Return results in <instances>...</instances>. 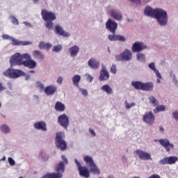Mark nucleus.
Masks as SVG:
<instances>
[{
    "instance_id": "4c0bfd02",
    "label": "nucleus",
    "mask_w": 178,
    "mask_h": 178,
    "mask_svg": "<svg viewBox=\"0 0 178 178\" xmlns=\"http://www.w3.org/2000/svg\"><path fill=\"white\" fill-rule=\"evenodd\" d=\"M11 22L13 23V24L19 26V20H17L16 17H15V16H11Z\"/></svg>"
},
{
    "instance_id": "0e129e2a",
    "label": "nucleus",
    "mask_w": 178,
    "mask_h": 178,
    "mask_svg": "<svg viewBox=\"0 0 178 178\" xmlns=\"http://www.w3.org/2000/svg\"><path fill=\"white\" fill-rule=\"evenodd\" d=\"M0 161H6V157L3 156Z\"/></svg>"
},
{
    "instance_id": "6e6552de",
    "label": "nucleus",
    "mask_w": 178,
    "mask_h": 178,
    "mask_svg": "<svg viewBox=\"0 0 178 178\" xmlns=\"http://www.w3.org/2000/svg\"><path fill=\"white\" fill-rule=\"evenodd\" d=\"M134 154H136L138 156L139 159L141 161H152V157H151V154L140 150L136 149L134 151Z\"/></svg>"
},
{
    "instance_id": "338daca9",
    "label": "nucleus",
    "mask_w": 178,
    "mask_h": 178,
    "mask_svg": "<svg viewBox=\"0 0 178 178\" xmlns=\"http://www.w3.org/2000/svg\"><path fill=\"white\" fill-rule=\"evenodd\" d=\"M29 73H35V71H34V70H30V71H29Z\"/></svg>"
},
{
    "instance_id": "2eb2a0df",
    "label": "nucleus",
    "mask_w": 178,
    "mask_h": 178,
    "mask_svg": "<svg viewBox=\"0 0 178 178\" xmlns=\"http://www.w3.org/2000/svg\"><path fill=\"white\" fill-rule=\"evenodd\" d=\"M58 122L62 127L67 129V127L69 126V117L65 114L60 115L58 116Z\"/></svg>"
},
{
    "instance_id": "ddd939ff",
    "label": "nucleus",
    "mask_w": 178,
    "mask_h": 178,
    "mask_svg": "<svg viewBox=\"0 0 178 178\" xmlns=\"http://www.w3.org/2000/svg\"><path fill=\"white\" fill-rule=\"evenodd\" d=\"M159 143H160L161 145L165 149L167 152H170V149H173L175 148V145L170 143L168 139H160L159 140Z\"/></svg>"
},
{
    "instance_id": "aec40b11",
    "label": "nucleus",
    "mask_w": 178,
    "mask_h": 178,
    "mask_svg": "<svg viewBox=\"0 0 178 178\" xmlns=\"http://www.w3.org/2000/svg\"><path fill=\"white\" fill-rule=\"evenodd\" d=\"M34 127L37 130H42V131H47V123L44 121H40L34 124Z\"/></svg>"
},
{
    "instance_id": "3c124183",
    "label": "nucleus",
    "mask_w": 178,
    "mask_h": 178,
    "mask_svg": "<svg viewBox=\"0 0 178 178\" xmlns=\"http://www.w3.org/2000/svg\"><path fill=\"white\" fill-rule=\"evenodd\" d=\"M154 72L156 74V76L158 77V79H162V76L161 75V73H159V71L158 70H156Z\"/></svg>"
},
{
    "instance_id": "e433bc0d",
    "label": "nucleus",
    "mask_w": 178,
    "mask_h": 178,
    "mask_svg": "<svg viewBox=\"0 0 178 178\" xmlns=\"http://www.w3.org/2000/svg\"><path fill=\"white\" fill-rule=\"evenodd\" d=\"M137 59L140 62H145V55H144L143 54H141V53H138L137 54Z\"/></svg>"
},
{
    "instance_id": "bb28decb",
    "label": "nucleus",
    "mask_w": 178,
    "mask_h": 178,
    "mask_svg": "<svg viewBox=\"0 0 178 178\" xmlns=\"http://www.w3.org/2000/svg\"><path fill=\"white\" fill-rule=\"evenodd\" d=\"M111 16L114 18L115 20H120V19H122V13L115 10H111Z\"/></svg>"
},
{
    "instance_id": "79ce46f5",
    "label": "nucleus",
    "mask_w": 178,
    "mask_h": 178,
    "mask_svg": "<svg viewBox=\"0 0 178 178\" xmlns=\"http://www.w3.org/2000/svg\"><path fill=\"white\" fill-rule=\"evenodd\" d=\"M24 58V59H26V60H31V56L29 54H24L22 55V58Z\"/></svg>"
},
{
    "instance_id": "a19ab883",
    "label": "nucleus",
    "mask_w": 178,
    "mask_h": 178,
    "mask_svg": "<svg viewBox=\"0 0 178 178\" xmlns=\"http://www.w3.org/2000/svg\"><path fill=\"white\" fill-rule=\"evenodd\" d=\"M125 104H126V108H127V109H130V108H133V106H136V103H134V102H132V103H131V104H129L128 102H127V101H126L125 102Z\"/></svg>"
},
{
    "instance_id": "f3484780",
    "label": "nucleus",
    "mask_w": 178,
    "mask_h": 178,
    "mask_svg": "<svg viewBox=\"0 0 178 178\" xmlns=\"http://www.w3.org/2000/svg\"><path fill=\"white\" fill-rule=\"evenodd\" d=\"M109 79V72L106 70V67L105 66H102V68L100 71V74L99 76V80L100 81H105Z\"/></svg>"
},
{
    "instance_id": "f704fd0d",
    "label": "nucleus",
    "mask_w": 178,
    "mask_h": 178,
    "mask_svg": "<svg viewBox=\"0 0 178 178\" xmlns=\"http://www.w3.org/2000/svg\"><path fill=\"white\" fill-rule=\"evenodd\" d=\"M46 22L45 26L48 30L54 29V22L53 21H44Z\"/></svg>"
},
{
    "instance_id": "f8f14e48",
    "label": "nucleus",
    "mask_w": 178,
    "mask_h": 178,
    "mask_svg": "<svg viewBox=\"0 0 178 178\" xmlns=\"http://www.w3.org/2000/svg\"><path fill=\"white\" fill-rule=\"evenodd\" d=\"M62 159L63 161H60L56 165V172L60 173V175L65 172V165H67L68 163L67 159L65 155L62 156Z\"/></svg>"
},
{
    "instance_id": "c756f323",
    "label": "nucleus",
    "mask_w": 178,
    "mask_h": 178,
    "mask_svg": "<svg viewBox=\"0 0 178 178\" xmlns=\"http://www.w3.org/2000/svg\"><path fill=\"white\" fill-rule=\"evenodd\" d=\"M60 173H48L43 176L42 178H62Z\"/></svg>"
},
{
    "instance_id": "de8ad7c7",
    "label": "nucleus",
    "mask_w": 178,
    "mask_h": 178,
    "mask_svg": "<svg viewBox=\"0 0 178 178\" xmlns=\"http://www.w3.org/2000/svg\"><path fill=\"white\" fill-rule=\"evenodd\" d=\"M111 73H113V74H116V65H113L111 67Z\"/></svg>"
},
{
    "instance_id": "473e14b6",
    "label": "nucleus",
    "mask_w": 178,
    "mask_h": 178,
    "mask_svg": "<svg viewBox=\"0 0 178 178\" xmlns=\"http://www.w3.org/2000/svg\"><path fill=\"white\" fill-rule=\"evenodd\" d=\"M149 104L153 105V106H158L159 105V102L154 97V96H150L149 97Z\"/></svg>"
},
{
    "instance_id": "a211bd4d",
    "label": "nucleus",
    "mask_w": 178,
    "mask_h": 178,
    "mask_svg": "<svg viewBox=\"0 0 178 178\" xmlns=\"http://www.w3.org/2000/svg\"><path fill=\"white\" fill-rule=\"evenodd\" d=\"M54 31L57 35H60L61 37H69L70 35V34L65 31V30H63V28H62V26H60V25L56 26Z\"/></svg>"
},
{
    "instance_id": "dca6fc26",
    "label": "nucleus",
    "mask_w": 178,
    "mask_h": 178,
    "mask_svg": "<svg viewBox=\"0 0 178 178\" xmlns=\"http://www.w3.org/2000/svg\"><path fill=\"white\" fill-rule=\"evenodd\" d=\"M143 49H147V47L144 43L140 42H135L131 47L132 52H141Z\"/></svg>"
},
{
    "instance_id": "1a4fd4ad",
    "label": "nucleus",
    "mask_w": 178,
    "mask_h": 178,
    "mask_svg": "<svg viewBox=\"0 0 178 178\" xmlns=\"http://www.w3.org/2000/svg\"><path fill=\"white\" fill-rule=\"evenodd\" d=\"M41 15L44 22L56 20V15L55 13L45 9L42 10Z\"/></svg>"
},
{
    "instance_id": "37998d69",
    "label": "nucleus",
    "mask_w": 178,
    "mask_h": 178,
    "mask_svg": "<svg viewBox=\"0 0 178 178\" xmlns=\"http://www.w3.org/2000/svg\"><path fill=\"white\" fill-rule=\"evenodd\" d=\"M8 163L10 165V166H15L16 164V162H15V160L12 159V157H8Z\"/></svg>"
},
{
    "instance_id": "6ab92c4d",
    "label": "nucleus",
    "mask_w": 178,
    "mask_h": 178,
    "mask_svg": "<svg viewBox=\"0 0 178 178\" xmlns=\"http://www.w3.org/2000/svg\"><path fill=\"white\" fill-rule=\"evenodd\" d=\"M58 88L54 85H49L44 88V92L47 95H54L56 92Z\"/></svg>"
},
{
    "instance_id": "cd10ccee",
    "label": "nucleus",
    "mask_w": 178,
    "mask_h": 178,
    "mask_svg": "<svg viewBox=\"0 0 178 178\" xmlns=\"http://www.w3.org/2000/svg\"><path fill=\"white\" fill-rule=\"evenodd\" d=\"M143 84L141 81H133L131 82V86L135 90H143Z\"/></svg>"
},
{
    "instance_id": "09e8293b",
    "label": "nucleus",
    "mask_w": 178,
    "mask_h": 178,
    "mask_svg": "<svg viewBox=\"0 0 178 178\" xmlns=\"http://www.w3.org/2000/svg\"><path fill=\"white\" fill-rule=\"evenodd\" d=\"M47 43L44 42H40L38 47L40 48V49H42L44 48H45V45Z\"/></svg>"
},
{
    "instance_id": "bf43d9fd",
    "label": "nucleus",
    "mask_w": 178,
    "mask_h": 178,
    "mask_svg": "<svg viewBox=\"0 0 178 178\" xmlns=\"http://www.w3.org/2000/svg\"><path fill=\"white\" fill-rule=\"evenodd\" d=\"M5 90V86H3V84H2V83L0 82V92H1V91H4Z\"/></svg>"
},
{
    "instance_id": "774afa93",
    "label": "nucleus",
    "mask_w": 178,
    "mask_h": 178,
    "mask_svg": "<svg viewBox=\"0 0 178 178\" xmlns=\"http://www.w3.org/2000/svg\"><path fill=\"white\" fill-rule=\"evenodd\" d=\"M108 178H114V177H113V176L110 175V176L108 177Z\"/></svg>"
},
{
    "instance_id": "7ed1b4c3",
    "label": "nucleus",
    "mask_w": 178,
    "mask_h": 178,
    "mask_svg": "<svg viewBox=\"0 0 178 178\" xmlns=\"http://www.w3.org/2000/svg\"><path fill=\"white\" fill-rule=\"evenodd\" d=\"M3 76L10 79H17L20 76H26V73L20 70L8 68L3 72Z\"/></svg>"
},
{
    "instance_id": "603ef678",
    "label": "nucleus",
    "mask_w": 178,
    "mask_h": 178,
    "mask_svg": "<svg viewBox=\"0 0 178 178\" xmlns=\"http://www.w3.org/2000/svg\"><path fill=\"white\" fill-rule=\"evenodd\" d=\"M3 38L4 39V40H12V38H13V37H12V36H9L8 35H6V34H5V35H3Z\"/></svg>"
},
{
    "instance_id": "f257e3e1",
    "label": "nucleus",
    "mask_w": 178,
    "mask_h": 178,
    "mask_svg": "<svg viewBox=\"0 0 178 178\" xmlns=\"http://www.w3.org/2000/svg\"><path fill=\"white\" fill-rule=\"evenodd\" d=\"M144 13L145 16H149V17L156 19L157 23L160 26H166L168 24V13L161 8L152 9V8L147 6Z\"/></svg>"
},
{
    "instance_id": "ea45409f",
    "label": "nucleus",
    "mask_w": 178,
    "mask_h": 178,
    "mask_svg": "<svg viewBox=\"0 0 178 178\" xmlns=\"http://www.w3.org/2000/svg\"><path fill=\"white\" fill-rule=\"evenodd\" d=\"M52 50L54 51V52H59L62 50V46L60 45H58V46H54L52 49Z\"/></svg>"
},
{
    "instance_id": "e2e57ef3",
    "label": "nucleus",
    "mask_w": 178,
    "mask_h": 178,
    "mask_svg": "<svg viewBox=\"0 0 178 178\" xmlns=\"http://www.w3.org/2000/svg\"><path fill=\"white\" fill-rule=\"evenodd\" d=\"M34 3H38V2H40V0H33Z\"/></svg>"
},
{
    "instance_id": "864d4df0",
    "label": "nucleus",
    "mask_w": 178,
    "mask_h": 178,
    "mask_svg": "<svg viewBox=\"0 0 178 178\" xmlns=\"http://www.w3.org/2000/svg\"><path fill=\"white\" fill-rule=\"evenodd\" d=\"M57 83L58 84H62V83H63V78L62 76H59L57 79Z\"/></svg>"
},
{
    "instance_id": "5701e85b",
    "label": "nucleus",
    "mask_w": 178,
    "mask_h": 178,
    "mask_svg": "<svg viewBox=\"0 0 178 178\" xmlns=\"http://www.w3.org/2000/svg\"><path fill=\"white\" fill-rule=\"evenodd\" d=\"M25 67H29V69H34L37 66V63L34 60H26L24 61L23 64Z\"/></svg>"
},
{
    "instance_id": "7c9ffc66",
    "label": "nucleus",
    "mask_w": 178,
    "mask_h": 178,
    "mask_svg": "<svg viewBox=\"0 0 178 178\" xmlns=\"http://www.w3.org/2000/svg\"><path fill=\"white\" fill-rule=\"evenodd\" d=\"M80 80H81V76L79 74H76L72 77V83L74 86L76 87H79V83H80Z\"/></svg>"
},
{
    "instance_id": "20e7f679",
    "label": "nucleus",
    "mask_w": 178,
    "mask_h": 178,
    "mask_svg": "<svg viewBox=\"0 0 178 178\" xmlns=\"http://www.w3.org/2000/svg\"><path fill=\"white\" fill-rule=\"evenodd\" d=\"M83 161L86 162V165L90 166L91 173H93V175H100L101 171H99V169H98V167H97V165H95L91 156H86Z\"/></svg>"
},
{
    "instance_id": "58836bf2",
    "label": "nucleus",
    "mask_w": 178,
    "mask_h": 178,
    "mask_svg": "<svg viewBox=\"0 0 178 178\" xmlns=\"http://www.w3.org/2000/svg\"><path fill=\"white\" fill-rule=\"evenodd\" d=\"M117 35L115 33H113V35H108V40L110 41H117Z\"/></svg>"
},
{
    "instance_id": "9b49d317",
    "label": "nucleus",
    "mask_w": 178,
    "mask_h": 178,
    "mask_svg": "<svg viewBox=\"0 0 178 178\" xmlns=\"http://www.w3.org/2000/svg\"><path fill=\"white\" fill-rule=\"evenodd\" d=\"M106 29L110 31V33L115 34L116 30H118V23L111 19H108L106 23Z\"/></svg>"
},
{
    "instance_id": "680f3d73",
    "label": "nucleus",
    "mask_w": 178,
    "mask_h": 178,
    "mask_svg": "<svg viewBox=\"0 0 178 178\" xmlns=\"http://www.w3.org/2000/svg\"><path fill=\"white\" fill-rule=\"evenodd\" d=\"M160 131H164L163 127H159Z\"/></svg>"
},
{
    "instance_id": "39448f33",
    "label": "nucleus",
    "mask_w": 178,
    "mask_h": 178,
    "mask_svg": "<svg viewBox=\"0 0 178 178\" xmlns=\"http://www.w3.org/2000/svg\"><path fill=\"white\" fill-rule=\"evenodd\" d=\"M133 54L129 49H125L124 52L121 53L119 55L115 56V59L117 61L123 62L124 60L129 61L131 60Z\"/></svg>"
},
{
    "instance_id": "a878e982",
    "label": "nucleus",
    "mask_w": 178,
    "mask_h": 178,
    "mask_svg": "<svg viewBox=\"0 0 178 178\" xmlns=\"http://www.w3.org/2000/svg\"><path fill=\"white\" fill-rule=\"evenodd\" d=\"M33 58L42 60L44 58V54L39 50H34L32 53Z\"/></svg>"
},
{
    "instance_id": "f03ea898",
    "label": "nucleus",
    "mask_w": 178,
    "mask_h": 178,
    "mask_svg": "<svg viewBox=\"0 0 178 178\" xmlns=\"http://www.w3.org/2000/svg\"><path fill=\"white\" fill-rule=\"evenodd\" d=\"M65 138V133L63 132H58L56 134V147L59 148L61 151H65L66 148H67V145L66 144V141L63 139Z\"/></svg>"
},
{
    "instance_id": "c03bdc74",
    "label": "nucleus",
    "mask_w": 178,
    "mask_h": 178,
    "mask_svg": "<svg viewBox=\"0 0 178 178\" xmlns=\"http://www.w3.org/2000/svg\"><path fill=\"white\" fill-rule=\"evenodd\" d=\"M35 84H36L37 88H40V90H43L44 89V84L42 83L41 82L38 81V82L35 83Z\"/></svg>"
},
{
    "instance_id": "5fc2aeb1",
    "label": "nucleus",
    "mask_w": 178,
    "mask_h": 178,
    "mask_svg": "<svg viewBox=\"0 0 178 178\" xmlns=\"http://www.w3.org/2000/svg\"><path fill=\"white\" fill-rule=\"evenodd\" d=\"M131 2H134L136 5H141V0H130Z\"/></svg>"
},
{
    "instance_id": "393cba45",
    "label": "nucleus",
    "mask_w": 178,
    "mask_h": 178,
    "mask_svg": "<svg viewBox=\"0 0 178 178\" xmlns=\"http://www.w3.org/2000/svg\"><path fill=\"white\" fill-rule=\"evenodd\" d=\"M55 109L57 112H63V111L66 109V107L62 102H56L55 104Z\"/></svg>"
},
{
    "instance_id": "2f4dec72",
    "label": "nucleus",
    "mask_w": 178,
    "mask_h": 178,
    "mask_svg": "<svg viewBox=\"0 0 178 178\" xmlns=\"http://www.w3.org/2000/svg\"><path fill=\"white\" fill-rule=\"evenodd\" d=\"M102 91H105V92H106L107 94H109V95L113 93V90H112V88H111V86H109V85H108V84L103 86L102 87Z\"/></svg>"
},
{
    "instance_id": "49530a36",
    "label": "nucleus",
    "mask_w": 178,
    "mask_h": 178,
    "mask_svg": "<svg viewBox=\"0 0 178 178\" xmlns=\"http://www.w3.org/2000/svg\"><path fill=\"white\" fill-rule=\"evenodd\" d=\"M149 69H152V70H153V72H155L156 70V67H155L154 63H149Z\"/></svg>"
},
{
    "instance_id": "6e6d98bb",
    "label": "nucleus",
    "mask_w": 178,
    "mask_h": 178,
    "mask_svg": "<svg viewBox=\"0 0 178 178\" xmlns=\"http://www.w3.org/2000/svg\"><path fill=\"white\" fill-rule=\"evenodd\" d=\"M87 80H88V81H89V83H91V81H92V80H94V77H92L90 74H88Z\"/></svg>"
},
{
    "instance_id": "4468645a",
    "label": "nucleus",
    "mask_w": 178,
    "mask_h": 178,
    "mask_svg": "<svg viewBox=\"0 0 178 178\" xmlns=\"http://www.w3.org/2000/svg\"><path fill=\"white\" fill-rule=\"evenodd\" d=\"M143 120L148 124H152L155 122V115H154L152 111H149L143 115Z\"/></svg>"
},
{
    "instance_id": "b1692460",
    "label": "nucleus",
    "mask_w": 178,
    "mask_h": 178,
    "mask_svg": "<svg viewBox=\"0 0 178 178\" xmlns=\"http://www.w3.org/2000/svg\"><path fill=\"white\" fill-rule=\"evenodd\" d=\"M154 90V83L152 82L143 83L142 91H152Z\"/></svg>"
},
{
    "instance_id": "69168bd1",
    "label": "nucleus",
    "mask_w": 178,
    "mask_h": 178,
    "mask_svg": "<svg viewBox=\"0 0 178 178\" xmlns=\"http://www.w3.org/2000/svg\"><path fill=\"white\" fill-rule=\"evenodd\" d=\"M29 79H30V75L26 76V80H29Z\"/></svg>"
},
{
    "instance_id": "72a5a7b5",
    "label": "nucleus",
    "mask_w": 178,
    "mask_h": 178,
    "mask_svg": "<svg viewBox=\"0 0 178 178\" xmlns=\"http://www.w3.org/2000/svg\"><path fill=\"white\" fill-rule=\"evenodd\" d=\"M0 129L3 133H5V134H8V133H10V128H9L8 126L6 124L1 125Z\"/></svg>"
},
{
    "instance_id": "13d9d810",
    "label": "nucleus",
    "mask_w": 178,
    "mask_h": 178,
    "mask_svg": "<svg viewBox=\"0 0 178 178\" xmlns=\"http://www.w3.org/2000/svg\"><path fill=\"white\" fill-rule=\"evenodd\" d=\"M173 116H174L175 119L176 120H177V122H178V111H175V112L173 113Z\"/></svg>"
},
{
    "instance_id": "423d86ee",
    "label": "nucleus",
    "mask_w": 178,
    "mask_h": 178,
    "mask_svg": "<svg viewBox=\"0 0 178 178\" xmlns=\"http://www.w3.org/2000/svg\"><path fill=\"white\" fill-rule=\"evenodd\" d=\"M24 62L23 56L19 53L14 54L10 60L11 67H13V66H22Z\"/></svg>"
},
{
    "instance_id": "8fccbe9b",
    "label": "nucleus",
    "mask_w": 178,
    "mask_h": 178,
    "mask_svg": "<svg viewBox=\"0 0 178 178\" xmlns=\"http://www.w3.org/2000/svg\"><path fill=\"white\" fill-rule=\"evenodd\" d=\"M51 48H52V44H51L50 43H46L45 46H44V49L49 51V49H51Z\"/></svg>"
},
{
    "instance_id": "412c9836",
    "label": "nucleus",
    "mask_w": 178,
    "mask_h": 178,
    "mask_svg": "<svg viewBox=\"0 0 178 178\" xmlns=\"http://www.w3.org/2000/svg\"><path fill=\"white\" fill-rule=\"evenodd\" d=\"M12 45L17 46V45H31L32 42L29 41H19L16 40L15 38H11Z\"/></svg>"
},
{
    "instance_id": "c85d7f7f",
    "label": "nucleus",
    "mask_w": 178,
    "mask_h": 178,
    "mask_svg": "<svg viewBox=\"0 0 178 178\" xmlns=\"http://www.w3.org/2000/svg\"><path fill=\"white\" fill-rule=\"evenodd\" d=\"M69 51L71 56H76L79 54L80 49L78 46H74L70 48Z\"/></svg>"
},
{
    "instance_id": "4d7b16f0",
    "label": "nucleus",
    "mask_w": 178,
    "mask_h": 178,
    "mask_svg": "<svg viewBox=\"0 0 178 178\" xmlns=\"http://www.w3.org/2000/svg\"><path fill=\"white\" fill-rule=\"evenodd\" d=\"M82 95L84 97H87L88 95V92H87V90H82Z\"/></svg>"
},
{
    "instance_id": "9d476101",
    "label": "nucleus",
    "mask_w": 178,
    "mask_h": 178,
    "mask_svg": "<svg viewBox=\"0 0 178 178\" xmlns=\"http://www.w3.org/2000/svg\"><path fill=\"white\" fill-rule=\"evenodd\" d=\"M178 161V157L175 156H171L169 157H165L159 161L160 165H174Z\"/></svg>"
},
{
    "instance_id": "a18cd8bd",
    "label": "nucleus",
    "mask_w": 178,
    "mask_h": 178,
    "mask_svg": "<svg viewBox=\"0 0 178 178\" xmlns=\"http://www.w3.org/2000/svg\"><path fill=\"white\" fill-rule=\"evenodd\" d=\"M117 41H126V38L122 35H117Z\"/></svg>"
},
{
    "instance_id": "052dcab7",
    "label": "nucleus",
    "mask_w": 178,
    "mask_h": 178,
    "mask_svg": "<svg viewBox=\"0 0 178 178\" xmlns=\"http://www.w3.org/2000/svg\"><path fill=\"white\" fill-rule=\"evenodd\" d=\"M89 130H90L91 134H92L93 136L95 137V136H96L95 131L92 129H90Z\"/></svg>"
},
{
    "instance_id": "0eeeda50",
    "label": "nucleus",
    "mask_w": 178,
    "mask_h": 178,
    "mask_svg": "<svg viewBox=\"0 0 178 178\" xmlns=\"http://www.w3.org/2000/svg\"><path fill=\"white\" fill-rule=\"evenodd\" d=\"M75 163L79 172V176L86 178L90 177V171L88 170V168H87V167L81 166V164L79 162V161H77V159H75Z\"/></svg>"
},
{
    "instance_id": "c9c22d12",
    "label": "nucleus",
    "mask_w": 178,
    "mask_h": 178,
    "mask_svg": "<svg viewBox=\"0 0 178 178\" xmlns=\"http://www.w3.org/2000/svg\"><path fill=\"white\" fill-rule=\"evenodd\" d=\"M165 107L163 105L161 106H159L158 107H156L154 110V113H158L159 112H163V111H165Z\"/></svg>"
},
{
    "instance_id": "4be33fe9",
    "label": "nucleus",
    "mask_w": 178,
    "mask_h": 178,
    "mask_svg": "<svg viewBox=\"0 0 178 178\" xmlns=\"http://www.w3.org/2000/svg\"><path fill=\"white\" fill-rule=\"evenodd\" d=\"M88 65L91 69L97 70L99 67V61L95 60V58H90L88 62Z\"/></svg>"
}]
</instances>
